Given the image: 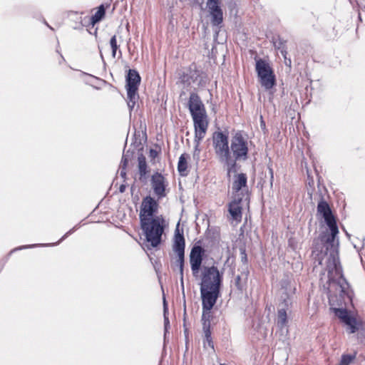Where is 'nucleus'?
I'll return each mask as SVG.
<instances>
[{"label":"nucleus","mask_w":365,"mask_h":365,"mask_svg":"<svg viewBox=\"0 0 365 365\" xmlns=\"http://www.w3.org/2000/svg\"><path fill=\"white\" fill-rule=\"evenodd\" d=\"M317 213L324 219L330 232L329 234L324 233L321 237V241L325 244L327 252L319 259V264H323L324 263L326 264L329 282L328 288L329 292L339 293L340 297L343 298L345 294H347L349 285L343 277L342 269L339 262L336 250V246L339 244L338 240H336L339 229L327 202L321 200L318 203Z\"/></svg>","instance_id":"1"},{"label":"nucleus","mask_w":365,"mask_h":365,"mask_svg":"<svg viewBox=\"0 0 365 365\" xmlns=\"http://www.w3.org/2000/svg\"><path fill=\"white\" fill-rule=\"evenodd\" d=\"M212 140L215 154L219 161L226 166L227 174L230 175L235 166V160L229 150L227 136L222 132H215Z\"/></svg>","instance_id":"2"},{"label":"nucleus","mask_w":365,"mask_h":365,"mask_svg":"<svg viewBox=\"0 0 365 365\" xmlns=\"http://www.w3.org/2000/svg\"><path fill=\"white\" fill-rule=\"evenodd\" d=\"M140 226L147 242L152 247H157L161 242V237L164 232L165 226L164 218L156 217L154 219L140 221Z\"/></svg>","instance_id":"3"},{"label":"nucleus","mask_w":365,"mask_h":365,"mask_svg":"<svg viewBox=\"0 0 365 365\" xmlns=\"http://www.w3.org/2000/svg\"><path fill=\"white\" fill-rule=\"evenodd\" d=\"M256 71L262 86L266 90L271 89L275 84V76L269 64L259 59L256 62Z\"/></svg>","instance_id":"4"},{"label":"nucleus","mask_w":365,"mask_h":365,"mask_svg":"<svg viewBox=\"0 0 365 365\" xmlns=\"http://www.w3.org/2000/svg\"><path fill=\"white\" fill-rule=\"evenodd\" d=\"M223 272H220L216 267H205L202 272L201 287H210L217 290L220 289Z\"/></svg>","instance_id":"5"},{"label":"nucleus","mask_w":365,"mask_h":365,"mask_svg":"<svg viewBox=\"0 0 365 365\" xmlns=\"http://www.w3.org/2000/svg\"><path fill=\"white\" fill-rule=\"evenodd\" d=\"M140 81V78L138 73L135 71L130 70L127 77L126 90L128 99V106L130 110L134 108L138 99L137 91Z\"/></svg>","instance_id":"6"},{"label":"nucleus","mask_w":365,"mask_h":365,"mask_svg":"<svg viewBox=\"0 0 365 365\" xmlns=\"http://www.w3.org/2000/svg\"><path fill=\"white\" fill-rule=\"evenodd\" d=\"M158 202L150 196L145 197L141 203L139 217L140 221L154 219L156 217H163L158 215Z\"/></svg>","instance_id":"7"},{"label":"nucleus","mask_w":365,"mask_h":365,"mask_svg":"<svg viewBox=\"0 0 365 365\" xmlns=\"http://www.w3.org/2000/svg\"><path fill=\"white\" fill-rule=\"evenodd\" d=\"M231 150L234 155L232 157L235 161L237 160H245L247 158L248 152L247 141L241 133H237L232 137Z\"/></svg>","instance_id":"8"},{"label":"nucleus","mask_w":365,"mask_h":365,"mask_svg":"<svg viewBox=\"0 0 365 365\" xmlns=\"http://www.w3.org/2000/svg\"><path fill=\"white\" fill-rule=\"evenodd\" d=\"M179 224H178L177 228L175 232L174 237V251L178 255V263L179 264L180 274H182L183 271V263H184V250H185V240L183 235L180 233L178 229Z\"/></svg>","instance_id":"9"},{"label":"nucleus","mask_w":365,"mask_h":365,"mask_svg":"<svg viewBox=\"0 0 365 365\" xmlns=\"http://www.w3.org/2000/svg\"><path fill=\"white\" fill-rule=\"evenodd\" d=\"M192 120L195 127V142L197 147L200 141L204 138L208 127L207 115L192 118Z\"/></svg>","instance_id":"10"},{"label":"nucleus","mask_w":365,"mask_h":365,"mask_svg":"<svg viewBox=\"0 0 365 365\" xmlns=\"http://www.w3.org/2000/svg\"><path fill=\"white\" fill-rule=\"evenodd\" d=\"M188 107L192 118L207 115L205 106L196 93H192L190 95Z\"/></svg>","instance_id":"11"},{"label":"nucleus","mask_w":365,"mask_h":365,"mask_svg":"<svg viewBox=\"0 0 365 365\" xmlns=\"http://www.w3.org/2000/svg\"><path fill=\"white\" fill-rule=\"evenodd\" d=\"M150 183L154 193L158 198L164 197L166 195L168 182L163 175L158 173L153 174L151 177Z\"/></svg>","instance_id":"12"},{"label":"nucleus","mask_w":365,"mask_h":365,"mask_svg":"<svg viewBox=\"0 0 365 365\" xmlns=\"http://www.w3.org/2000/svg\"><path fill=\"white\" fill-rule=\"evenodd\" d=\"M200 292L202 300V307L206 309H212L218 297L220 289L217 290L210 287H200Z\"/></svg>","instance_id":"13"},{"label":"nucleus","mask_w":365,"mask_h":365,"mask_svg":"<svg viewBox=\"0 0 365 365\" xmlns=\"http://www.w3.org/2000/svg\"><path fill=\"white\" fill-rule=\"evenodd\" d=\"M220 4L221 0H208L207 2V7L212 16V22L214 25H219L223 19Z\"/></svg>","instance_id":"14"},{"label":"nucleus","mask_w":365,"mask_h":365,"mask_svg":"<svg viewBox=\"0 0 365 365\" xmlns=\"http://www.w3.org/2000/svg\"><path fill=\"white\" fill-rule=\"evenodd\" d=\"M203 250L201 247H194L190 255V263L194 276H197L202 261Z\"/></svg>","instance_id":"15"},{"label":"nucleus","mask_w":365,"mask_h":365,"mask_svg":"<svg viewBox=\"0 0 365 365\" xmlns=\"http://www.w3.org/2000/svg\"><path fill=\"white\" fill-rule=\"evenodd\" d=\"M335 314L344 322L350 333H354L358 329V323L356 319L350 316L346 309H334Z\"/></svg>","instance_id":"16"},{"label":"nucleus","mask_w":365,"mask_h":365,"mask_svg":"<svg viewBox=\"0 0 365 365\" xmlns=\"http://www.w3.org/2000/svg\"><path fill=\"white\" fill-rule=\"evenodd\" d=\"M247 177L245 174L240 173L235 175L232 183L234 197H242L243 192L246 191Z\"/></svg>","instance_id":"17"},{"label":"nucleus","mask_w":365,"mask_h":365,"mask_svg":"<svg viewBox=\"0 0 365 365\" xmlns=\"http://www.w3.org/2000/svg\"><path fill=\"white\" fill-rule=\"evenodd\" d=\"M242 197H234V199L229 204V213L230 217L233 221L237 223L240 222L242 220Z\"/></svg>","instance_id":"18"},{"label":"nucleus","mask_w":365,"mask_h":365,"mask_svg":"<svg viewBox=\"0 0 365 365\" xmlns=\"http://www.w3.org/2000/svg\"><path fill=\"white\" fill-rule=\"evenodd\" d=\"M203 312H202V325H203V330L205 333V337L206 339V341H207L208 344H211V333L210 331V319L211 318V309H206L204 307H202Z\"/></svg>","instance_id":"19"},{"label":"nucleus","mask_w":365,"mask_h":365,"mask_svg":"<svg viewBox=\"0 0 365 365\" xmlns=\"http://www.w3.org/2000/svg\"><path fill=\"white\" fill-rule=\"evenodd\" d=\"M287 315L284 309H280L277 313V326L280 329L287 328Z\"/></svg>","instance_id":"20"},{"label":"nucleus","mask_w":365,"mask_h":365,"mask_svg":"<svg viewBox=\"0 0 365 365\" xmlns=\"http://www.w3.org/2000/svg\"><path fill=\"white\" fill-rule=\"evenodd\" d=\"M189 157L187 155L182 154L179 158L178 161V171L181 175H185L187 174V160Z\"/></svg>","instance_id":"21"},{"label":"nucleus","mask_w":365,"mask_h":365,"mask_svg":"<svg viewBox=\"0 0 365 365\" xmlns=\"http://www.w3.org/2000/svg\"><path fill=\"white\" fill-rule=\"evenodd\" d=\"M202 78H204L203 76L200 75L198 72L195 71H190L189 73L184 74L181 77V79H182V81L184 82L188 81V79H202Z\"/></svg>","instance_id":"22"},{"label":"nucleus","mask_w":365,"mask_h":365,"mask_svg":"<svg viewBox=\"0 0 365 365\" xmlns=\"http://www.w3.org/2000/svg\"><path fill=\"white\" fill-rule=\"evenodd\" d=\"M105 14V10L103 6H101L98 11L95 13V14L91 18V21L93 24L100 21Z\"/></svg>","instance_id":"23"},{"label":"nucleus","mask_w":365,"mask_h":365,"mask_svg":"<svg viewBox=\"0 0 365 365\" xmlns=\"http://www.w3.org/2000/svg\"><path fill=\"white\" fill-rule=\"evenodd\" d=\"M138 168L141 175H144L146 173V161L145 158L143 156L138 158Z\"/></svg>","instance_id":"24"},{"label":"nucleus","mask_w":365,"mask_h":365,"mask_svg":"<svg viewBox=\"0 0 365 365\" xmlns=\"http://www.w3.org/2000/svg\"><path fill=\"white\" fill-rule=\"evenodd\" d=\"M110 44L111 48H112V55L115 58V55H116L117 49L118 48L115 36H113L110 38Z\"/></svg>","instance_id":"25"},{"label":"nucleus","mask_w":365,"mask_h":365,"mask_svg":"<svg viewBox=\"0 0 365 365\" xmlns=\"http://www.w3.org/2000/svg\"><path fill=\"white\" fill-rule=\"evenodd\" d=\"M351 361L352 358L351 356L344 355L338 365H349Z\"/></svg>","instance_id":"26"},{"label":"nucleus","mask_w":365,"mask_h":365,"mask_svg":"<svg viewBox=\"0 0 365 365\" xmlns=\"http://www.w3.org/2000/svg\"><path fill=\"white\" fill-rule=\"evenodd\" d=\"M166 309H166V307H165V301L164 300V316H165V329H168V326L169 324V321H168V318L165 316Z\"/></svg>","instance_id":"27"},{"label":"nucleus","mask_w":365,"mask_h":365,"mask_svg":"<svg viewBox=\"0 0 365 365\" xmlns=\"http://www.w3.org/2000/svg\"><path fill=\"white\" fill-rule=\"evenodd\" d=\"M329 300H330V301L334 300V299H333V296H332L331 294H330V296H329Z\"/></svg>","instance_id":"28"},{"label":"nucleus","mask_w":365,"mask_h":365,"mask_svg":"<svg viewBox=\"0 0 365 365\" xmlns=\"http://www.w3.org/2000/svg\"><path fill=\"white\" fill-rule=\"evenodd\" d=\"M36 246V245H31V246H29V247H35Z\"/></svg>","instance_id":"29"},{"label":"nucleus","mask_w":365,"mask_h":365,"mask_svg":"<svg viewBox=\"0 0 365 365\" xmlns=\"http://www.w3.org/2000/svg\"><path fill=\"white\" fill-rule=\"evenodd\" d=\"M120 191L123 192V187H120Z\"/></svg>","instance_id":"30"}]
</instances>
